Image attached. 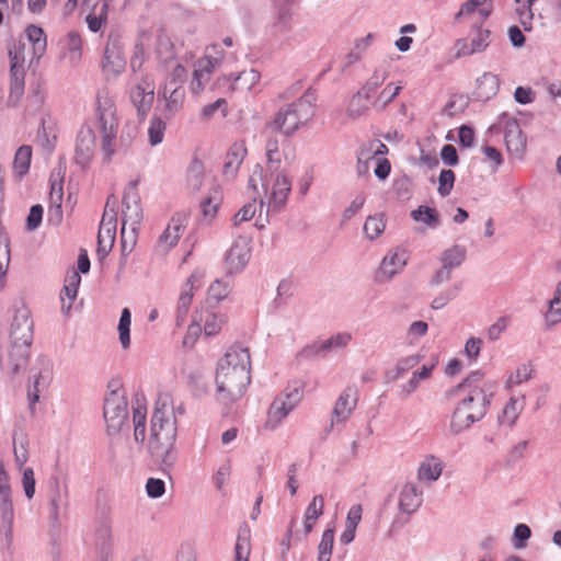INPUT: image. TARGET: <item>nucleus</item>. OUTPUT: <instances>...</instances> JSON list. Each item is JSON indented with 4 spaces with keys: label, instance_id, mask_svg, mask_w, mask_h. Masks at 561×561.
<instances>
[{
    "label": "nucleus",
    "instance_id": "42",
    "mask_svg": "<svg viewBox=\"0 0 561 561\" xmlns=\"http://www.w3.org/2000/svg\"><path fill=\"white\" fill-rule=\"evenodd\" d=\"M156 54L162 62H167L175 56L174 45L171 38L164 33L159 34L156 38Z\"/></svg>",
    "mask_w": 561,
    "mask_h": 561
},
{
    "label": "nucleus",
    "instance_id": "52",
    "mask_svg": "<svg viewBox=\"0 0 561 561\" xmlns=\"http://www.w3.org/2000/svg\"><path fill=\"white\" fill-rule=\"evenodd\" d=\"M231 290L228 279H216L208 288V298L215 301L225 299Z\"/></svg>",
    "mask_w": 561,
    "mask_h": 561
},
{
    "label": "nucleus",
    "instance_id": "49",
    "mask_svg": "<svg viewBox=\"0 0 561 561\" xmlns=\"http://www.w3.org/2000/svg\"><path fill=\"white\" fill-rule=\"evenodd\" d=\"M435 366H436V362L431 363L428 365H423L421 370L414 371L411 379L408 381V383L403 386V391L407 394L412 393L417 388L421 380H424V379H427L431 377V374H432L433 369L435 368Z\"/></svg>",
    "mask_w": 561,
    "mask_h": 561
},
{
    "label": "nucleus",
    "instance_id": "17",
    "mask_svg": "<svg viewBox=\"0 0 561 561\" xmlns=\"http://www.w3.org/2000/svg\"><path fill=\"white\" fill-rule=\"evenodd\" d=\"M218 65L219 58L211 57L209 54H206L196 62L190 83V90L193 94L199 95L204 91L211 72Z\"/></svg>",
    "mask_w": 561,
    "mask_h": 561
},
{
    "label": "nucleus",
    "instance_id": "37",
    "mask_svg": "<svg viewBox=\"0 0 561 561\" xmlns=\"http://www.w3.org/2000/svg\"><path fill=\"white\" fill-rule=\"evenodd\" d=\"M324 499L322 495H314L306 508L304 528L306 534L312 531L316 522L323 514Z\"/></svg>",
    "mask_w": 561,
    "mask_h": 561
},
{
    "label": "nucleus",
    "instance_id": "43",
    "mask_svg": "<svg viewBox=\"0 0 561 561\" xmlns=\"http://www.w3.org/2000/svg\"><path fill=\"white\" fill-rule=\"evenodd\" d=\"M402 87L394 83L387 84L378 96L370 101V105L379 110L385 108L400 93Z\"/></svg>",
    "mask_w": 561,
    "mask_h": 561
},
{
    "label": "nucleus",
    "instance_id": "57",
    "mask_svg": "<svg viewBox=\"0 0 561 561\" xmlns=\"http://www.w3.org/2000/svg\"><path fill=\"white\" fill-rule=\"evenodd\" d=\"M368 104H370V100L366 101L364 93L358 92L350 102L348 114L353 117H358L368 110Z\"/></svg>",
    "mask_w": 561,
    "mask_h": 561
},
{
    "label": "nucleus",
    "instance_id": "8",
    "mask_svg": "<svg viewBox=\"0 0 561 561\" xmlns=\"http://www.w3.org/2000/svg\"><path fill=\"white\" fill-rule=\"evenodd\" d=\"M33 320L31 311L22 307L14 313L10 332V344L20 343V345L31 346L33 342Z\"/></svg>",
    "mask_w": 561,
    "mask_h": 561
},
{
    "label": "nucleus",
    "instance_id": "21",
    "mask_svg": "<svg viewBox=\"0 0 561 561\" xmlns=\"http://www.w3.org/2000/svg\"><path fill=\"white\" fill-rule=\"evenodd\" d=\"M261 79L260 72L255 69L242 71L238 76L232 75L218 78V87H227L228 91L251 90Z\"/></svg>",
    "mask_w": 561,
    "mask_h": 561
},
{
    "label": "nucleus",
    "instance_id": "9",
    "mask_svg": "<svg viewBox=\"0 0 561 561\" xmlns=\"http://www.w3.org/2000/svg\"><path fill=\"white\" fill-rule=\"evenodd\" d=\"M25 45L23 43L14 44L9 49L11 61V92L10 98L15 96L18 100L24 91V56Z\"/></svg>",
    "mask_w": 561,
    "mask_h": 561
},
{
    "label": "nucleus",
    "instance_id": "24",
    "mask_svg": "<svg viewBox=\"0 0 561 561\" xmlns=\"http://www.w3.org/2000/svg\"><path fill=\"white\" fill-rule=\"evenodd\" d=\"M408 261V254L404 250L397 249L389 252L382 260L379 270V278H391L393 275L402 271Z\"/></svg>",
    "mask_w": 561,
    "mask_h": 561
},
{
    "label": "nucleus",
    "instance_id": "3",
    "mask_svg": "<svg viewBox=\"0 0 561 561\" xmlns=\"http://www.w3.org/2000/svg\"><path fill=\"white\" fill-rule=\"evenodd\" d=\"M95 106V133L105 158L111 159L115 152L118 129L115 102L106 90H101L96 94Z\"/></svg>",
    "mask_w": 561,
    "mask_h": 561
},
{
    "label": "nucleus",
    "instance_id": "25",
    "mask_svg": "<svg viewBox=\"0 0 561 561\" xmlns=\"http://www.w3.org/2000/svg\"><path fill=\"white\" fill-rule=\"evenodd\" d=\"M0 512L5 536L11 539L14 511L11 500L10 482L0 483Z\"/></svg>",
    "mask_w": 561,
    "mask_h": 561
},
{
    "label": "nucleus",
    "instance_id": "11",
    "mask_svg": "<svg viewBox=\"0 0 561 561\" xmlns=\"http://www.w3.org/2000/svg\"><path fill=\"white\" fill-rule=\"evenodd\" d=\"M298 401L299 393L297 391L276 397L267 411L265 427L270 430L276 428L296 407Z\"/></svg>",
    "mask_w": 561,
    "mask_h": 561
},
{
    "label": "nucleus",
    "instance_id": "19",
    "mask_svg": "<svg viewBox=\"0 0 561 561\" xmlns=\"http://www.w3.org/2000/svg\"><path fill=\"white\" fill-rule=\"evenodd\" d=\"M358 401L355 387H347L337 398L332 416V424L345 422L354 411Z\"/></svg>",
    "mask_w": 561,
    "mask_h": 561
},
{
    "label": "nucleus",
    "instance_id": "34",
    "mask_svg": "<svg viewBox=\"0 0 561 561\" xmlns=\"http://www.w3.org/2000/svg\"><path fill=\"white\" fill-rule=\"evenodd\" d=\"M500 82L495 75L485 72L477 79L476 95L480 100H489L499 91Z\"/></svg>",
    "mask_w": 561,
    "mask_h": 561
},
{
    "label": "nucleus",
    "instance_id": "30",
    "mask_svg": "<svg viewBox=\"0 0 561 561\" xmlns=\"http://www.w3.org/2000/svg\"><path fill=\"white\" fill-rule=\"evenodd\" d=\"M422 503V493L413 483H407L400 492L399 507L402 512L411 514L415 512Z\"/></svg>",
    "mask_w": 561,
    "mask_h": 561
},
{
    "label": "nucleus",
    "instance_id": "4",
    "mask_svg": "<svg viewBox=\"0 0 561 561\" xmlns=\"http://www.w3.org/2000/svg\"><path fill=\"white\" fill-rule=\"evenodd\" d=\"M257 184L265 190L267 211L276 213L285 207L291 190V182L286 174L279 172L276 175L271 174V178L267 179L264 176L262 168L257 165L249 179V186L256 191Z\"/></svg>",
    "mask_w": 561,
    "mask_h": 561
},
{
    "label": "nucleus",
    "instance_id": "2",
    "mask_svg": "<svg viewBox=\"0 0 561 561\" xmlns=\"http://www.w3.org/2000/svg\"><path fill=\"white\" fill-rule=\"evenodd\" d=\"M248 348L233 345L220 359L216 374L218 394L225 403L241 399L251 381Z\"/></svg>",
    "mask_w": 561,
    "mask_h": 561
},
{
    "label": "nucleus",
    "instance_id": "23",
    "mask_svg": "<svg viewBox=\"0 0 561 561\" xmlns=\"http://www.w3.org/2000/svg\"><path fill=\"white\" fill-rule=\"evenodd\" d=\"M95 146V135L90 128L81 129L76 146V161L81 167H85L93 158Z\"/></svg>",
    "mask_w": 561,
    "mask_h": 561
},
{
    "label": "nucleus",
    "instance_id": "20",
    "mask_svg": "<svg viewBox=\"0 0 561 561\" xmlns=\"http://www.w3.org/2000/svg\"><path fill=\"white\" fill-rule=\"evenodd\" d=\"M251 257V248L247 240L239 239L230 248L226 256L229 273H238L248 264Z\"/></svg>",
    "mask_w": 561,
    "mask_h": 561
},
{
    "label": "nucleus",
    "instance_id": "40",
    "mask_svg": "<svg viewBox=\"0 0 561 561\" xmlns=\"http://www.w3.org/2000/svg\"><path fill=\"white\" fill-rule=\"evenodd\" d=\"M467 250L462 245H453L442 253L440 262L442 265L449 270L458 267L466 259Z\"/></svg>",
    "mask_w": 561,
    "mask_h": 561
},
{
    "label": "nucleus",
    "instance_id": "50",
    "mask_svg": "<svg viewBox=\"0 0 561 561\" xmlns=\"http://www.w3.org/2000/svg\"><path fill=\"white\" fill-rule=\"evenodd\" d=\"M265 149L268 169L275 171L278 170L282 162L278 140L274 137L268 138L266 141Z\"/></svg>",
    "mask_w": 561,
    "mask_h": 561
},
{
    "label": "nucleus",
    "instance_id": "12",
    "mask_svg": "<svg viewBox=\"0 0 561 561\" xmlns=\"http://www.w3.org/2000/svg\"><path fill=\"white\" fill-rule=\"evenodd\" d=\"M492 33L478 25L467 38L457 41V57H466L485 50L491 43Z\"/></svg>",
    "mask_w": 561,
    "mask_h": 561
},
{
    "label": "nucleus",
    "instance_id": "28",
    "mask_svg": "<svg viewBox=\"0 0 561 561\" xmlns=\"http://www.w3.org/2000/svg\"><path fill=\"white\" fill-rule=\"evenodd\" d=\"M504 137L510 152L517 156L524 152L526 148V137L516 121H510L506 123Z\"/></svg>",
    "mask_w": 561,
    "mask_h": 561
},
{
    "label": "nucleus",
    "instance_id": "32",
    "mask_svg": "<svg viewBox=\"0 0 561 561\" xmlns=\"http://www.w3.org/2000/svg\"><path fill=\"white\" fill-rule=\"evenodd\" d=\"M443 461L433 455L426 456L417 470V478L421 481H436L443 472Z\"/></svg>",
    "mask_w": 561,
    "mask_h": 561
},
{
    "label": "nucleus",
    "instance_id": "7",
    "mask_svg": "<svg viewBox=\"0 0 561 561\" xmlns=\"http://www.w3.org/2000/svg\"><path fill=\"white\" fill-rule=\"evenodd\" d=\"M493 12V0H467L461 5L455 20L472 24L484 23Z\"/></svg>",
    "mask_w": 561,
    "mask_h": 561
},
{
    "label": "nucleus",
    "instance_id": "38",
    "mask_svg": "<svg viewBox=\"0 0 561 561\" xmlns=\"http://www.w3.org/2000/svg\"><path fill=\"white\" fill-rule=\"evenodd\" d=\"M32 152V147L27 145H23L16 150L13 160V171L19 179L23 178L28 172Z\"/></svg>",
    "mask_w": 561,
    "mask_h": 561
},
{
    "label": "nucleus",
    "instance_id": "15",
    "mask_svg": "<svg viewBox=\"0 0 561 561\" xmlns=\"http://www.w3.org/2000/svg\"><path fill=\"white\" fill-rule=\"evenodd\" d=\"M31 346L9 344L7 352L1 358L3 370L8 374L15 375L24 370L28 364Z\"/></svg>",
    "mask_w": 561,
    "mask_h": 561
},
{
    "label": "nucleus",
    "instance_id": "29",
    "mask_svg": "<svg viewBox=\"0 0 561 561\" xmlns=\"http://www.w3.org/2000/svg\"><path fill=\"white\" fill-rule=\"evenodd\" d=\"M81 283V276L77 271H71L65 278V285L60 294L61 309L68 312L72 307V301L76 299L78 288Z\"/></svg>",
    "mask_w": 561,
    "mask_h": 561
},
{
    "label": "nucleus",
    "instance_id": "62",
    "mask_svg": "<svg viewBox=\"0 0 561 561\" xmlns=\"http://www.w3.org/2000/svg\"><path fill=\"white\" fill-rule=\"evenodd\" d=\"M255 199L252 203L245 204L233 217L234 225H240L244 221L252 219L256 213Z\"/></svg>",
    "mask_w": 561,
    "mask_h": 561
},
{
    "label": "nucleus",
    "instance_id": "31",
    "mask_svg": "<svg viewBox=\"0 0 561 561\" xmlns=\"http://www.w3.org/2000/svg\"><path fill=\"white\" fill-rule=\"evenodd\" d=\"M151 438L158 444H170L173 438L172 425L163 420L160 412H156L151 419Z\"/></svg>",
    "mask_w": 561,
    "mask_h": 561
},
{
    "label": "nucleus",
    "instance_id": "45",
    "mask_svg": "<svg viewBox=\"0 0 561 561\" xmlns=\"http://www.w3.org/2000/svg\"><path fill=\"white\" fill-rule=\"evenodd\" d=\"M245 154V146L242 142H234L227 152L225 168L231 170L238 169Z\"/></svg>",
    "mask_w": 561,
    "mask_h": 561
},
{
    "label": "nucleus",
    "instance_id": "51",
    "mask_svg": "<svg viewBox=\"0 0 561 561\" xmlns=\"http://www.w3.org/2000/svg\"><path fill=\"white\" fill-rule=\"evenodd\" d=\"M123 209V227H122V238H125L126 225L130 222L131 226L139 224L142 217L141 209L137 203L134 206H130L128 203L124 202Z\"/></svg>",
    "mask_w": 561,
    "mask_h": 561
},
{
    "label": "nucleus",
    "instance_id": "36",
    "mask_svg": "<svg viewBox=\"0 0 561 561\" xmlns=\"http://www.w3.org/2000/svg\"><path fill=\"white\" fill-rule=\"evenodd\" d=\"M25 34L32 45L34 58L39 59L47 48V38L44 30L32 24L26 27Z\"/></svg>",
    "mask_w": 561,
    "mask_h": 561
},
{
    "label": "nucleus",
    "instance_id": "54",
    "mask_svg": "<svg viewBox=\"0 0 561 561\" xmlns=\"http://www.w3.org/2000/svg\"><path fill=\"white\" fill-rule=\"evenodd\" d=\"M203 175H204V165H203L202 161L193 160L188 167L187 174H186L188 185L194 190H198L202 185Z\"/></svg>",
    "mask_w": 561,
    "mask_h": 561
},
{
    "label": "nucleus",
    "instance_id": "47",
    "mask_svg": "<svg viewBox=\"0 0 561 561\" xmlns=\"http://www.w3.org/2000/svg\"><path fill=\"white\" fill-rule=\"evenodd\" d=\"M411 216L415 221L424 222L430 227H436L439 224V217L436 209L427 206H420L411 213Z\"/></svg>",
    "mask_w": 561,
    "mask_h": 561
},
{
    "label": "nucleus",
    "instance_id": "58",
    "mask_svg": "<svg viewBox=\"0 0 561 561\" xmlns=\"http://www.w3.org/2000/svg\"><path fill=\"white\" fill-rule=\"evenodd\" d=\"M533 366L530 364L519 365L514 373L507 379L508 386L520 385L531 378Z\"/></svg>",
    "mask_w": 561,
    "mask_h": 561
},
{
    "label": "nucleus",
    "instance_id": "33",
    "mask_svg": "<svg viewBox=\"0 0 561 561\" xmlns=\"http://www.w3.org/2000/svg\"><path fill=\"white\" fill-rule=\"evenodd\" d=\"M197 320L204 322L203 330L207 336L218 334L227 321L225 314L210 310L201 311Z\"/></svg>",
    "mask_w": 561,
    "mask_h": 561
},
{
    "label": "nucleus",
    "instance_id": "18",
    "mask_svg": "<svg viewBox=\"0 0 561 561\" xmlns=\"http://www.w3.org/2000/svg\"><path fill=\"white\" fill-rule=\"evenodd\" d=\"M111 0H84L85 22L91 32H99L106 23Z\"/></svg>",
    "mask_w": 561,
    "mask_h": 561
},
{
    "label": "nucleus",
    "instance_id": "41",
    "mask_svg": "<svg viewBox=\"0 0 561 561\" xmlns=\"http://www.w3.org/2000/svg\"><path fill=\"white\" fill-rule=\"evenodd\" d=\"M386 229V218L383 214L368 216L364 224V232L370 240L380 237Z\"/></svg>",
    "mask_w": 561,
    "mask_h": 561
},
{
    "label": "nucleus",
    "instance_id": "1",
    "mask_svg": "<svg viewBox=\"0 0 561 561\" xmlns=\"http://www.w3.org/2000/svg\"><path fill=\"white\" fill-rule=\"evenodd\" d=\"M493 389L492 381L483 374L474 371L457 387L446 391L447 399L457 400L449 423L451 433L459 434L484 417L490 404L488 393L491 394Z\"/></svg>",
    "mask_w": 561,
    "mask_h": 561
},
{
    "label": "nucleus",
    "instance_id": "16",
    "mask_svg": "<svg viewBox=\"0 0 561 561\" xmlns=\"http://www.w3.org/2000/svg\"><path fill=\"white\" fill-rule=\"evenodd\" d=\"M116 238V216L113 210H104L99 233H98V254L101 257L107 255L114 245Z\"/></svg>",
    "mask_w": 561,
    "mask_h": 561
},
{
    "label": "nucleus",
    "instance_id": "35",
    "mask_svg": "<svg viewBox=\"0 0 561 561\" xmlns=\"http://www.w3.org/2000/svg\"><path fill=\"white\" fill-rule=\"evenodd\" d=\"M163 96L165 100V111L172 116L182 110L185 100V90L183 87L169 88V85L165 84Z\"/></svg>",
    "mask_w": 561,
    "mask_h": 561
},
{
    "label": "nucleus",
    "instance_id": "63",
    "mask_svg": "<svg viewBox=\"0 0 561 561\" xmlns=\"http://www.w3.org/2000/svg\"><path fill=\"white\" fill-rule=\"evenodd\" d=\"M22 485L27 499H32L35 494V477L32 468L23 470Z\"/></svg>",
    "mask_w": 561,
    "mask_h": 561
},
{
    "label": "nucleus",
    "instance_id": "55",
    "mask_svg": "<svg viewBox=\"0 0 561 561\" xmlns=\"http://www.w3.org/2000/svg\"><path fill=\"white\" fill-rule=\"evenodd\" d=\"M387 79V71L382 70H376L374 75L369 78L367 83L363 87V89L359 91L360 93H364L366 101H369L371 98V94L383 83V81Z\"/></svg>",
    "mask_w": 561,
    "mask_h": 561
},
{
    "label": "nucleus",
    "instance_id": "39",
    "mask_svg": "<svg viewBox=\"0 0 561 561\" xmlns=\"http://www.w3.org/2000/svg\"><path fill=\"white\" fill-rule=\"evenodd\" d=\"M524 398H512L504 407L501 415L499 416L500 422L507 426L514 425V423L518 419L519 413L524 409Z\"/></svg>",
    "mask_w": 561,
    "mask_h": 561
},
{
    "label": "nucleus",
    "instance_id": "44",
    "mask_svg": "<svg viewBox=\"0 0 561 561\" xmlns=\"http://www.w3.org/2000/svg\"><path fill=\"white\" fill-rule=\"evenodd\" d=\"M130 324H131V314L128 308H124L121 313L119 322H118V333H119V342L124 350H127L130 346Z\"/></svg>",
    "mask_w": 561,
    "mask_h": 561
},
{
    "label": "nucleus",
    "instance_id": "60",
    "mask_svg": "<svg viewBox=\"0 0 561 561\" xmlns=\"http://www.w3.org/2000/svg\"><path fill=\"white\" fill-rule=\"evenodd\" d=\"M351 339V334L348 333H337L336 335L321 342L318 347V351H327L331 348L346 346Z\"/></svg>",
    "mask_w": 561,
    "mask_h": 561
},
{
    "label": "nucleus",
    "instance_id": "61",
    "mask_svg": "<svg viewBox=\"0 0 561 561\" xmlns=\"http://www.w3.org/2000/svg\"><path fill=\"white\" fill-rule=\"evenodd\" d=\"M146 491L149 497L157 499L164 494L165 484L161 479L149 478L146 483Z\"/></svg>",
    "mask_w": 561,
    "mask_h": 561
},
{
    "label": "nucleus",
    "instance_id": "53",
    "mask_svg": "<svg viewBox=\"0 0 561 561\" xmlns=\"http://www.w3.org/2000/svg\"><path fill=\"white\" fill-rule=\"evenodd\" d=\"M167 125L160 117H152L148 128V137L151 146L162 142Z\"/></svg>",
    "mask_w": 561,
    "mask_h": 561
},
{
    "label": "nucleus",
    "instance_id": "22",
    "mask_svg": "<svg viewBox=\"0 0 561 561\" xmlns=\"http://www.w3.org/2000/svg\"><path fill=\"white\" fill-rule=\"evenodd\" d=\"M42 369L35 376L32 388H28L27 398L30 401L31 410L39 400V393L42 389L46 388L53 378V363L48 358L41 359Z\"/></svg>",
    "mask_w": 561,
    "mask_h": 561
},
{
    "label": "nucleus",
    "instance_id": "48",
    "mask_svg": "<svg viewBox=\"0 0 561 561\" xmlns=\"http://www.w3.org/2000/svg\"><path fill=\"white\" fill-rule=\"evenodd\" d=\"M334 543V530L332 528L325 529L322 534L320 543L318 546L319 556L318 561H330Z\"/></svg>",
    "mask_w": 561,
    "mask_h": 561
},
{
    "label": "nucleus",
    "instance_id": "13",
    "mask_svg": "<svg viewBox=\"0 0 561 561\" xmlns=\"http://www.w3.org/2000/svg\"><path fill=\"white\" fill-rule=\"evenodd\" d=\"M126 67V60L122 47L115 43H107L101 62L102 72L107 80L121 76Z\"/></svg>",
    "mask_w": 561,
    "mask_h": 561
},
{
    "label": "nucleus",
    "instance_id": "10",
    "mask_svg": "<svg viewBox=\"0 0 561 561\" xmlns=\"http://www.w3.org/2000/svg\"><path fill=\"white\" fill-rule=\"evenodd\" d=\"M188 222L186 213H176L168 224L165 230L157 242V250L161 253H168L175 247L183 236Z\"/></svg>",
    "mask_w": 561,
    "mask_h": 561
},
{
    "label": "nucleus",
    "instance_id": "59",
    "mask_svg": "<svg viewBox=\"0 0 561 561\" xmlns=\"http://www.w3.org/2000/svg\"><path fill=\"white\" fill-rule=\"evenodd\" d=\"M455 173L451 170H443L438 178V193L442 196H448L454 187Z\"/></svg>",
    "mask_w": 561,
    "mask_h": 561
},
{
    "label": "nucleus",
    "instance_id": "26",
    "mask_svg": "<svg viewBox=\"0 0 561 561\" xmlns=\"http://www.w3.org/2000/svg\"><path fill=\"white\" fill-rule=\"evenodd\" d=\"M152 44V36L147 32L138 34L133 54L130 56V69L136 72L139 71L148 58V50Z\"/></svg>",
    "mask_w": 561,
    "mask_h": 561
},
{
    "label": "nucleus",
    "instance_id": "46",
    "mask_svg": "<svg viewBox=\"0 0 561 561\" xmlns=\"http://www.w3.org/2000/svg\"><path fill=\"white\" fill-rule=\"evenodd\" d=\"M147 417V409L142 404H137L133 408V422L135 439L142 442L145 439V424Z\"/></svg>",
    "mask_w": 561,
    "mask_h": 561
},
{
    "label": "nucleus",
    "instance_id": "56",
    "mask_svg": "<svg viewBox=\"0 0 561 561\" xmlns=\"http://www.w3.org/2000/svg\"><path fill=\"white\" fill-rule=\"evenodd\" d=\"M546 319L551 324L561 322V283L558 286L556 297L550 301Z\"/></svg>",
    "mask_w": 561,
    "mask_h": 561
},
{
    "label": "nucleus",
    "instance_id": "27",
    "mask_svg": "<svg viewBox=\"0 0 561 561\" xmlns=\"http://www.w3.org/2000/svg\"><path fill=\"white\" fill-rule=\"evenodd\" d=\"M204 276H205V271L197 268L187 278L185 285L183 286V288L181 290V295L179 298L178 312H179L180 317L186 316L188 308L192 304L193 296H194L193 290L195 288V284H197V286H198L199 282L204 278Z\"/></svg>",
    "mask_w": 561,
    "mask_h": 561
},
{
    "label": "nucleus",
    "instance_id": "6",
    "mask_svg": "<svg viewBox=\"0 0 561 561\" xmlns=\"http://www.w3.org/2000/svg\"><path fill=\"white\" fill-rule=\"evenodd\" d=\"M108 393L104 400L103 415L108 430L119 431L127 422L128 405L119 379H112L107 385Z\"/></svg>",
    "mask_w": 561,
    "mask_h": 561
},
{
    "label": "nucleus",
    "instance_id": "14",
    "mask_svg": "<svg viewBox=\"0 0 561 561\" xmlns=\"http://www.w3.org/2000/svg\"><path fill=\"white\" fill-rule=\"evenodd\" d=\"M129 98L138 114L145 117L151 108L154 98V84L148 78H141L129 92Z\"/></svg>",
    "mask_w": 561,
    "mask_h": 561
},
{
    "label": "nucleus",
    "instance_id": "5",
    "mask_svg": "<svg viewBox=\"0 0 561 561\" xmlns=\"http://www.w3.org/2000/svg\"><path fill=\"white\" fill-rule=\"evenodd\" d=\"M314 101V94L312 92H306L296 102L276 114L272 127L285 135H291L301 124L311 118L313 115Z\"/></svg>",
    "mask_w": 561,
    "mask_h": 561
},
{
    "label": "nucleus",
    "instance_id": "64",
    "mask_svg": "<svg viewBox=\"0 0 561 561\" xmlns=\"http://www.w3.org/2000/svg\"><path fill=\"white\" fill-rule=\"evenodd\" d=\"M530 528L525 524H519L514 530V547L517 549L525 547V541L530 537Z\"/></svg>",
    "mask_w": 561,
    "mask_h": 561
}]
</instances>
